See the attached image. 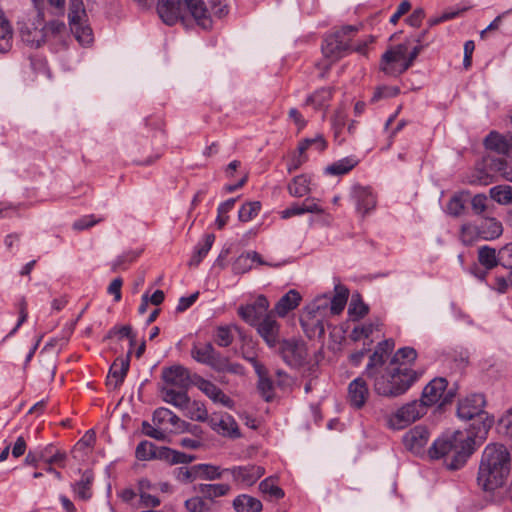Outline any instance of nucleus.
<instances>
[{"label": "nucleus", "instance_id": "1", "mask_svg": "<svg viewBox=\"0 0 512 512\" xmlns=\"http://www.w3.org/2000/svg\"><path fill=\"white\" fill-rule=\"evenodd\" d=\"M416 358L413 348L399 349L383 370L367 376L373 382L374 391L389 398L405 394L420 377L411 367Z\"/></svg>", "mask_w": 512, "mask_h": 512}, {"label": "nucleus", "instance_id": "2", "mask_svg": "<svg viewBox=\"0 0 512 512\" xmlns=\"http://www.w3.org/2000/svg\"><path fill=\"white\" fill-rule=\"evenodd\" d=\"M511 468V455L506 446L499 443L488 444L482 451L477 472V484L486 492L502 488L508 479Z\"/></svg>", "mask_w": 512, "mask_h": 512}, {"label": "nucleus", "instance_id": "3", "mask_svg": "<svg viewBox=\"0 0 512 512\" xmlns=\"http://www.w3.org/2000/svg\"><path fill=\"white\" fill-rule=\"evenodd\" d=\"M477 441L478 438L469 432L457 430L445 433L433 442L429 456L432 459L444 458L447 469L458 470L474 452Z\"/></svg>", "mask_w": 512, "mask_h": 512}, {"label": "nucleus", "instance_id": "4", "mask_svg": "<svg viewBox=\"0 0 512 512\" xmlns=\"http://www.w3.org/2000/svg\"><path fill=\"white\" fill-rule=\"evenodd\" d=\"M485 399L481 394H473L462 399L458 404L457 414L463 420H473L472 433L478 442H482L494 423L493 417L484 411Z\"/></svg>", "mask_w": 512, "mask_h": 512}, {"label": "nucleus", "instance_id": "5", "mask_svg": "<svg viewBox=\"0 0 512 512\" xmlns=\"http://www.w3.org/2000/svg\"><path fill=\"white\" fill-rule=\"evenodd\" d=\"M152 425L148 422H143V432L156 440L165 441L168 434H181L184 433L186 421L180 419L170 409L165 407L157 408L152 416Z\"/></svg>", "mask_w": 512, "mask_h": 512}, {"label": "nucleus", "instance_id": "6", "mask_svg": "<svg viewBox=\"0 0 512 512\" xmlns=\"http://www.w3.org/2000/svg\"><path fill=\"white\" fill-rule=\"evenodd\" d=\"M349 291L344 286L338 284L335 285V295L332 299H329L326 295L320 296L307 307V315L309 319L314 320L316 324L320 323V317L324 314V311L328 308L330 303V312L333 315L340 314L346 306Z\"/></svg>", "mask_w": 512, "mask_h": 512}, {"label": "nucleus", "instance_id": "7", "mask_svg": "<svg viewBox=\"0 0 512 512\" xmlns=\"http://www.w3.org/2000/svg\"><path fill=\"white\" fill-rule=\"evenodd\" d=\"M71 32L81 45H89L93 41L92 29L87 24V14L82 0L69 1L68 13Z\"/></svg>", "mask_w": 512, "mask_h": 512}, {"label": "nucleus", "instance_id": "8", "mask_svg": "<svg viewBox=\"0 0 512 512\" xmlns=\"http://www.w3.org/2000/svg\"><path fill=\"white\" fill-rule=\"evenodd\" d=\"M426 412L423 402L413 400L387 415L386 425L392 430H402L419 420Z\"/></svg>", "mask_w": 512, "mask_h": 512}, {"label": "nucleus", "instance_id": "9", "mask_svg": "<svg viewBox=\"0 0 512 512\" xmlns=\"http://www.w3.org/2000/svg\"><path fill=\"white\" fill-rule=\"evenodd\" d=\"M410 66L408 46L405 43L391 47L382 55L380 68L389 76H399Z\"/></svg>", "mask_w": 512, "mask_h": 512}, {"label": "nucleus", "instance_id": "10", "mask_svg": "<svg viewBox=\"0 0 512 512\" xmlns=\"http://www.w3.org/2000/svg\"><path fill=\"white\" fill-rule=\"evenodd\" d=\"M278 354L292 368H300L307 363L306 343L299 338L282 339L278 344Z\"/></svg>", "mask_w": 512, "mask_h": 512}, {"label": "nucleus", "instance_id": "11", "mask_svg": "<svg viewBox=\"0 0 512 512\" xmlns=\"http://www.w3.org/2000/svg\"><path fill=\"white\" fill-rule=\"evenodd\" d=\"M191 357L201 363L210 366L217 371H232V365L226 357L218 353L209 342L194 343L191 349Z\"/></svg>", "mask_w": 512, "mask_h": 512}, {"label": "nucleus", "instance_id": "12", "mask_svg": "<svg viewBox=\"0 0 512 512\" xmlns=\"http://www.w3.org/2000/svg\"><path fill=\"white\" fill-rule=\"evenodd\" d=\"M447 381L444 378H435L430 381L422 392V397L418 401L423 402L424 409L428 406L439 404L440 406L450 401L451 395L445 394Z\"/></svg>", "mask_w": 512, "mask_h": 512}, {"label": "nucleus", "instance_id": "13", "mask_svg": "<svg viewBox=\"0 0 512 512\" xmlns=\"http://www.w3.org/2000/svg\"><path fill=\"white\" fill-rule=\"evenodd\" d=\"M357 28L352 25L344 26L332 34L328 35L323 42L322 52L325 57L337 60L344 55L347 51L345 49V41H338V37L343 36L345 33H356Z\"/></svg>", "mask_w": 512, "mask_h": 512}, {"label": "nucleus", "instance_id": "14", "mask_svg": "<svg viewBox=\"0 0 512 512\" xmlns=\"http://www.w3.org/2000/svg\"><path fill=\"white\" fill-rule=\"evenodd\" d=\"M226 473H230L235 484L249 487L264 475L265 469L257 465L233 466L226 468Z\"/></svg>", "mask_w": 512, "mask_h": 512}, {"label": "nucleus", "instance_id": "15", "mask_svg": "<svg viewBox=\"0 0 512 512\" xmlns=\"http://www.w3.org/2000/svg\"><path fill=\"white\" fill-rule=\"evenodd\" d=\"M255 327L258 334L270 348L276 347L281 341L279 340L280 324L273 315V312L266 313Z\"/></svg>", "mask_w": 512, "mask_h": 512}, {"label": "nucleus", "instance_id": "16", "mask_svg": "<svg viewBox=\"0 0 512 512\" xmlns=\"http://www.w3.org/2000/svg\"><path fill=\"white\" fill-rule=\"evenodd\" d=\"M208 423L213 431L224 437L237 438L240 431L235 419L227 413H214Z\"/></svg>", "mask_w": 512, "mask_h": 512}, {"label": "nucleus", "instance_id": "17", "mask_svg": "<svg viewBox=\"0 0 512 512\" xmlns=\"http://www.w3.org/2000/svg\"><path fill=\"white\" fill-rule=\"evenodd\" d=\"M310 213L316 215H323L325 209L320 204V199L315 197H306L302 203H292L286 209L280 211L281 219H289L294 216H301Z\"/></svg>", "mask_w": 512, "mask_h": 512}, {"label": "nucleus", "instance_id": "18", "mask_svg": "<svg viewBox=\"0 0 512 512\" xmlns=\"http://www.w3.org/2000/svg\"><path fill=\"white\" fill-rule=\"evenodd\" d=\"M395 343L392 339H387L380 342L373 354L369 358V362L365 369L366 376L373 375L375 372L385 368V362L393 351Z\"/></svg>", "mask_w": 512, "mask_h": 512}, {"label": "nucleus", "instance_id": "19", "mask_svg": "<svg viewBox=\"0 0 512 512\" xmlns=\"http://www.w3.org/2000/svg\"><path fill=\"white\" fill-rule=\"evenodd\" d=\"M36 22L25 24L20 30V36L22 41L32 48H38L45 43L47 39V32L43 27L42 15L39 12Z\"/></svg>", "mask_w": 512, "mask_h": 512}, {"label": "nucleus", "instance_id": "20", "mask_svg": "<svg viewBox=\"0 0 512 512\" xmlns=\"http://www.w3.org/2000/svg\"><path fill=\"white\" fill-rule=\"evenodd\" d=\"M157 13L167 25H174L184 17L183 0H158Z\"/></svg>", "mask_w": 512, "mask_h": 512}, {"label": "nucleus", "instance_id": "21", "mask_svg": "<svg viewBox=\"0 0 512 512\" xmlns=\"http://www.w3.org/2000/svg\"><path fill=\"white\" fill-rule=\"evenodd\" d=\"M429 431L424 426H415L403 436V444L406 449L414 454H420L429 441Z\"/></svg>", "mask_w": 512, "mask_h": 512}, {"label": "nucleus", "instance_id": "22", "mask_svg": "<svg viewBox=\"0 0 512 512\" xmlns=\"http://www.w3.org/2000/svg\"><path fill=\"white\" fill-rule=\"evenodd\" d=\"M195 386L214 403L221 404L227 408L233 407V400L211 381L198 377L195 380Z\"/></svg>", "mask_w": 512, "mask_h": 512}, {"label": "nucleus", "instance_id": "23", "mask_svg": "<svg viewBox=\"0 0 512 512\" xmlns=\"http://www.w3.org/2000/svg\"><path fill=\"white\" fill-rule=\"evenodd\" d=\"M352 198L357 212L366 215L376 206V197L369 187L356 185L352 188Z\"/></svg>", "mask_w": 512, "mask_h": 512}, {"label": "nucleus", "instance_id": "24", "mask_svg": "<svg viewBox=\"0 0 512 512\" xmlns=\"http://www.w3.org/2000/svg\"><path fill=\"white\" fill-rule=\"evenodd\" d=\"M162 379L166 386H174L180 389L186 388L190 381L189 372L181 365H173L163 368Z\"/></svg>", "mask_w": 512, "mask_h": 512}, {"label": "nucleus", "instance_id": "25", "mask_svg": "<svg viewBox=\"0 0 512 512\" xmlns=\"http://www.w3.org/2000/svg\"><path fill=\"white\" fill-rule=\"evenodd\" d=\"M369 396V389L361 377L354 379L348 386V401L356 409L362 408Z\"/></svg>", "mask_w": 512, "mask_h": 512}, {"label": "nucleus", "instance_id": "26", "mask_svg": "<svg viewBox=\"0 0 512 512\" xmlns=\"http://www.w3.org/2000/svg\"><path fill=\"white\" fill-rule=\"evenodd\" d=\"M184 12L188 10L197 23L204 29L212 26L208 9L202 0H183Z\"/></svg>", "mask_w": 512, "mask_h": 512}, {"label": "nucleus", "instance_id": "27", "mask_svg": "<svg viewBox=\"0 0 512 512\" xmlns=\"http://www.w3.org/2000/svg\"><path fill=\"white\" fill-rule=\"evenodd\" d=\"M484 144L487 149L506 155L512 150V134L502 135L492 131L485 138Z\"/></svg>", "mask_w": 512, "mask_h": 512}, {"label": "nucleus", "instance_id": "28", "mask_svg": "<svg viewBox=\"0 0 512 512\" xmlns=\"http://www.w3.org/2000/svg\"><path fill=\"white\" fill-rule=\"evenodd\" d=\"M301 299L300 293L291 289L278 300L273 312L279 317H285L290 311L299 306Z\"/></svg>", "mask_w": 512, "mask_h": 512}, {"label": "nucleus", "instance_id": "29", "mask_svg": "<svg viewBox=\"0 0 512 512\" xmlns=\"http://www.w3.org/2000/svg\"><path fill=\"white\" fill-rule=\"evenodd\" d=\"M311 176L301 174L295 176L287 185V190L290 196L295 198H302L311 193Z\"/></svg>", "mask_w": 512, "mask_h": 512}, {"label": "nucleus", "instance_id": "30", "mask_svg": "<svg viewBox=\"0 0 512 512\" xmlns=\"http://www.w3.org/2000/svg\"><path fill=\"white\" fill-rule=\"evenodd\" d=\"M129 361L126 359H116L110 367L107 376V385L116 389L118 388L128 372Z\"/></svg>", "mask_w": 512, "mask_h": 512}, {"label": "nucleus", "instance_id": "31", "mask_svg": "<svg viewBox=\"0 0 512 512\" xmlns=\"http://www.w3.org/2000/svg\"><path fill=\"white\" fill-rule=\"evenodd\" d=\"M232 507L235 512H261L263 509L262 502L248 494L236 496L232 501Z\"/></svg>", "mask_w": 512, "mask_h": 512}, {"label": "nucleus", "instance_id": "32", "mask_svg": "<svg viewBox=\"0 0 512 512\" xmlns=\"http://www.w3.org/2000/svg\"><path fill=\"white\" fill-rule=\"evenodd\" d=\"M162 400L174 407L184 410L189 405V397L185 391H176L171 387L163 386L160 389Z\"/></svg>", "mask_w": 512, "mask_h": 512}, {"label": "nucleus", "instance_id": "33", "mask_svg": "<svg viewBox=\"0 0 512 512\" xmlns=\"http://www.w3.org/2000/svg\"><path fill=\"white\" fill-rule=\"evenodd\" d=\"M480 238L484 240H494L503 233V226L500 221L493 217H485L479 225Z\"/></svg>", "mask_w": 512, "mask_h": 512}, {"label": "nucleus", "instance_id": "34", "mask_svg": "<svg viewBox=\"0 0 512 512\" xmlns=\"http://www.w3.org/2000/svg\"><path fill=\"white\" fill-rule=\"evenodd\" d=\"M93 480L92 472L86 470L83 472L81 479L72 485L73 491L79 499L88 500L91 498Z\"/></svg>", "mask_w": 512, "mask_h": 512}, {"label": "nucleus", "instance_id": "35", "mask_svg": "<svg viewBox=\"0 0 512 512\" xmlns=\"http://www.w3.org/2000/svg\"><path fill=\"white\" fill-rule=\"evenodd\" d=\"M231 490V485L227 483L200 484L198 486L199 493H201L204 498L209 500L226 496L231 492Z\"/></svg>", "mask_w": 512, "mask_h": 512}, {"label": "nucleus", "instance_id": "36", "mask_svg": "<svg viewBox=\"0 0 512 512\" xmlns=\"http://www.w3.org/2000/svg\"><path fill=\"white\" fill-rule=\"evenodd\" d=\"M13 30L10 22L0 9V53H6L12 48Z\"/></svg>", "mask_w": 512, "mask_h": 512}, {"label": "nucleus", "instance_id": "37", "mask_svg": "<svg viewBox=\"0 0 512 512\" xmlns=\"http://www.w3.org/2000/svg\"><path fill=\"white\" fill-rule=\"evenodd\" d=\"M215 240V236L213 234H206L201 242L197 244L195 247V251L189 261L190 266H198L199 263L203 260V258L210 251Z\"/></svg>", "mask_w": 512, "mask_h": 512}, {"label": "nucleus", "instance_id": "38", "mask_svg": "<svg viewBox=\"0 0 512 512\" xmlns=\"http://www.w3.org/2000/svg\"><path fill=\"white\" fill-rule=\"evenodd\" d=\"M478 261L486 269L490 270L500 264V250L483 246L478 250Z\"/></svg>", "mask_w": 512, "mask_h": 512}, {"label": "nucleus", "instance_id": "39", "mask_svg": "<svg viewBox=\"0 0 512 512\" xmlns=\"http://www.w3.org/2000/svg\"><path fill=\"white\" fill-rule=\"evenodd\" d=\"M490 169L503 180L512 183V159L494 158L491 160Z\"/></svg>", "mask_w": 512, "mask_h": 512}, {"label": "nucleus", "instance_id": "40", "mask_svg": "<svg viewBox=\"0 0 512 512\" xmlns=\"http://www.w3.org/2000/svg\"><path fill=\"white\" fill-rule=\"evenodd\" d=\"M259 491L270 500H279L285 495L283 489L277 485L276 480L272 477H268L260 482Z\"/></svg>", "mask_w": 512, "mask_h": 512}, {"label": "nucleus", "instance_id": "41", "mask_svg": "<svg viewBox=\"0 0 512 512\" xmlns=\"http://www.w3.org/2000/svg\"><path fill=\"white\" fill-rule=\"evenodd\" d=\"M358 161L353 157L340 159L325 168V173L329 175H343L352 170Z\"/></svg>", "mask_w": 512, "mask_h": 512}, {"label": "nucleus", "instance_id": "42", "mask_svg": "<svg viewBox=\"0 0 512 512\" xmlns=\"http://www.w3.org/2000/svg\"><path fill=\"white\" fill-rule=\"evenodd\" d=\"M491 199L500 205H508L512 203V186L497 185L489 190Z\"/></svg>", "mask_w": 512, "mask_h": 512}, {"label": "nucleus", "instance_id": "43", "mask_svg": "<svg viewBox=\"0 0 512 512\" xmlns=\"http://www.w3.org/2000/svg\"><path fill=\"white\" fill-rule=\"evenodd\" d=\"M183 412L184 415L190 418L191 420L204 422L208 421L209 419L208 412L205 409V407L199 402H192L190 399L189 405L186 408H184Z\"/></svg>", "mask_w": 512, "mask_h": 512}, {"label": "nucleus", "instance_id": "44", "mask_svg": "<svg viewBox=\"0 0 512 512\" xmlns=\"http://www.w3.org/2000/svg\"><path fill=\"white\" fill-rule=\"evenodd\" d=\"M236 329L235 325L217 327L214 335L215 343L220 347L229 346L234 340L233 330Z\"/></svg>", "mask_w": 512, "mask_h": 512}, {"label": "nucleus", "instance_id": "45", "mask_svg": "<svg viewBox=\"0 0 512 512\" xmlns=\"http://www.w3.org/2000/svg\"><path fill=\"white\" fill-rule=\"evenodd\" d=\"M331 98L332 89L321 88L307 98L306 104L313 105L315 108H323L328 105Z\"/></svg>", "mask_w": 512, "mask_h": 512}, {"label": "nucleus", "instance_id": "46", "mask_svg": "<svg viewBox=\"0 0 512 512\" xmlns=\"http://www.w3.org/2000/svg\"><path fill=\"white\" fill-rule=\"evenodd\" d=\"M327 143L321 135H317L314 138H307L302 140L298 145V152L303 155L309 148H314L318 152H322L326 149Z\"/></svg>", "mask_w": 512, "mask_h": 512}, {"label": "nucleus", "instance_id": "47", "mask_svg": "<svg viewBox=\"0 0 512 512\" xmlns=\"http://www.w3.org/2000/svg\"><path fill=\"white\" fill-rule=\"evenodd\" d=\"M261 210L259 201L247 202L240 208L238 218L242 222H249L255 218Z\"/></svg>", "mask_w": 512, "mask_h": 512}, {"label": "nucleus", "instance_id": "48", "mask_svg": "<svg viewBox=\"0 0 512 512\" xmlns=\"http://www.w3.org/2000/svg\"><path fill=\"white\" fill-rule=\"evenodd\" d=\"M480 238L479 226L464 223L460 229V240L465 245H471Z\"/></svg>", "mask_w": 512, "mask_h": 512}, {"label": "nucleus", "instance_id": "49", "mask_svg": "<svg viewBox=\"0 0 512 512\" xmlns=\"http://www.w3.org/2000/svg\"><path fill=\"white\" fill-rule=\"evenodd\" d=\"M156 448L152 442L141 441L136 447L135 456L141 461L155 459Z\"/></svg>", "mask_w": 512, "mask_h": 512}, {"label": "nucleus", "instance_id": "50", "mask_svg": "<svg viewBox=\"0 0 512 512\" xmlns=\"http://www.w3.org/2000/svg\"><path fill=\"white\" fill-rule=\"evenodd\" d=\"M377 329L378 323H364L353 328L350 334V338L353 341H359L361 339L368 338Z\"/></svg>", "mask_w": 512, "mask_h": 512}, {"label": "nucleus", "instance_id": "51", "mask_svg": "<svg viewBox=\"0 0 512 512\" xmlns=\"http://www.w3.org/2000/svg\"><path fill=\"white\" fill-rule=\"evenodd\" d=\"M201 467V480H218L223 477V474L226 473V468L222 469L220 466L212 465V464H200Z\"/></svg>", "mask_w": 512, "mask_h": 512}, {"label": "nucleus", "instance_id": "52", "mask_svg": "<svg viewBox=\"0 0 512 512\" xmlns=\"http://www.w3.org/2000/svg\"><path fill=\"white\" fill-rule=\"evenodd\" d=\"M253 268L250 252L239 255L232 264L235 274H244Z\"/></svg>", "mask_w": 512, "mask_h": 512}, {"label": "nucleus", "instance_id": "53", "mask_svg": "<svg viewBox=\"0 0 512 512\" xmlns=\"http://www.w3.org/2000/svg\"><path fill=\"white\" fill-rule=\"evenodd\" d=\"M239 316L251 326H256L258 321L262 318L258 311L252 305L240 306L238 308Z\"/></svg>", "mask_w": 512, "mask_h": 512}, {"label": "nucleus", "instance_id": "54", "mask_svg": "<svg viewBox=\"0 0 512 512\" xmlns=\"http://www.w3.org/2000/svg\"><path fill=\"white\" fill-rule=\"evenodd\" d=\"M185 506L190 512H206L209 510L207 501L200 496H195L186 500Z\"/></svg>", "mask_w": 512, "mask_h": 512}, {"label": "nucleus", "instance_id": "55", "mask_svg": "<svg viewBox=\"0 0 512 512\" xmlns=\"http://www.w3.org/2000/svg\"><path fill=\"white\" fill-rule=\"evenodd\" d=\"M494 182L493 177L483 170H478L468 178L471 185L487 186Z\"/></svg>", "mask_w": 512, "mask_h": 512}, {"label": "nucleus", "instance_id": "56", "mask_svg": "<svg viewBox=\"0 0 512 512\" xmlns=\"http://www.w3.org/2000/svg\"><path fill=\"white\" fill-rule=\"evenodd\" d=\"M101 221L100 218H95L94 215H85L79 219H77L73 223V229L77 231L85 230L88 228H91L95 224L99 223Z\"/></svg>", "mask_w": 512, "mask_h": 512}, {"label": "nucleus", "instance_id": "57", "mask_svg": "<svg viewBox=\"0 0 512 512\" xmlns=\"http://www.w3.org/2000/svg\"><path fill=\"white\" fill-rule=\"evenodd\" d=\"M258 389L266 401L273 398V385L268 376L258 380Z\"/></svg>", "mask_w": 512, "mask_h": 512}, {"label": "nucleus", "instance_id": "58", "mask_svg": "<svg viewBox=\"0 0 512 512\" xmlns=\"http://www.w3.org/2000/svg\"><path fill=\"white\" fill-rule=\"evenodd\" d=\"M464 211V202L459 196H453L447 204V212L452 216H460Z\"/></svg>", "mask_w": 512, "mask_h": 512}, {"label": "nucleus", "instance_id": "59", "mask_svg": "<svg viewBox=\"0 0 512 512\" xmlns=\"http://www.w3.org/2000/svg\"><path fill=\"white\" fill-rule=\"evenodd\" d=\"M471 207L475 214L480 215L487 209V197L485 194H476L471 200Z\"/></svg>", "mask_w": 512, "mask_h": 512}, {"label": "nucleus", "instance_id": "60", "mask_svg": "<svg viewBox=\"0 0 512 512\" xmlns=\"http://www.w3.org/2000/svg\"><path fill=\"white\" fill-rule=\"evenodd\" d=\"M500 265L512 269V242L500 249Z\"/></svg>", "mask_w": 512, "mask_h": 512}, {"label": "nucleus", "instance_id": "61", "mask_svg": "<svg viewBox=\"0 0 512 512\" xmlns=\"http://www.w3.org/2000/svg\"><path fill=\"white\" fill-rule=\"evenodd\" d=\"M212 13L221 18L228 14L229 8L226 0H210Z\"/></svg>", "mask_w": 512, "mask_h": 512}, {"label": "nucleus", "instance_id": "62", "mask_svg": "<svg viewBox=\"0 0 512 512\" xmlns=\"http://www.w3.org/2000/svg\"><path fill=\"white\" fill-rule=\"evenodd\" d=\"M140 252L137 251H128L122 255H120L113 263H112V269L117 270L122 265L126 263L133 262L138 256Z\"/></svg>", "mask_w": 512, "mask_h": 512}, {"label": "nucleus", "instance_id": "63", "mask_svg": "<svg viewBox=\"0 0 512 512\" xmlns=\"http://www.w3.org/2000/svg\"><path fill=\"white\" fill-rule=\"evenodd\" d=\"M368 313V307L362 301H356L352 299L349 314L351 316H356L357 318H362Z\"/></svg>", "mask_w": 512, "mask_h": 512}, {"label": "nucleus", "instance_id": "64", "mask_svg": "<svg viewBox=\"0 0 512 512\" xmlns=\"http://www.w3.org/2000/svg\"><path fill=\"white\" fill-rule=\"evenodd\" d=\"M499 425L507 435H512V407L502 415Z\"/></svg>", "mask_w": 512, "mask_h": 512}]
</instances>
